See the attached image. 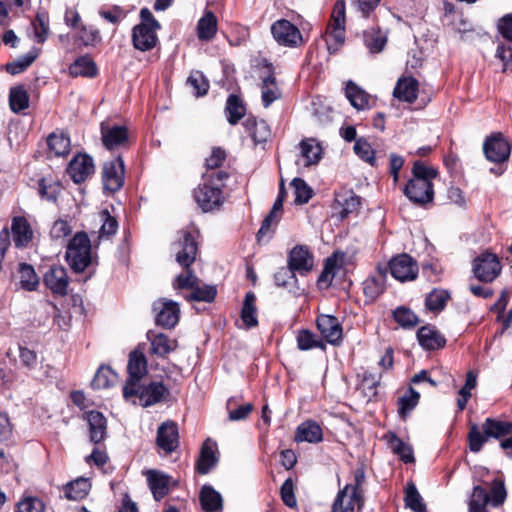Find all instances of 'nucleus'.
Here are the masks:
<instances>
[{
  "mask_svg": "<svg viewBox=\"0 0 512 512\" xmlns=\"http://www.w3.org/2000/svg\"><path fill=\"white\" fill-rule=\"evenodd\" d=\"M9 104L11 110L15 113H19L29 107V95L23 86L10 89Z\"/></svg>",
  "mask_w": 512,
  "mask_h": 512,
  "instance_id": "49530a36",
  "label": "nucleus"
},
{
  "mask_svg": "<svg viewBox=\"0 0 512 512\" xmlns=\"http://www.w3.org/2000/svg\"><path fill=\"white\" fill-rule=\"evenodd\" d=\"M225 111L227 114L228 122L232 125H235L241 118L244 117L246 113V107L238 96L232 94L227 99Z\"/></svg>",
  "mask_w": 512,
  "mask_h": 512,
  "instance_id": "37998d69",
  "label": "nucleus"
},
{
  "mask_svg": "<svg viewBox=\"0 0 512 512\" xmlns=\"http://www.w3.org/2000/svg\"><path fill=\"white\" fill-rule=\"evenodd\" d=\"M216 451L217 445L215 442L208 439L203 443L196 467L200 474H207L216 465Z\"/></svg>",
  "mask_w": 512,
  "mask_h": 512,
  "instance_id": "bb28decb",
  "label": "nucleus"
},
{
  "mask_svg": "<svg viewBox=\"0 0 512 512\" xmlns=\"http://www.w3.org/2000/svg\"><path fill=\"white\" fill-rule=\"evenodd\" d=\"M95 170L93 159L87 154H77L70 161L67 172L75 183H81Z\"/></svg>",
  "mask_w": 512,
  "mask_h": 512,
  "instance_id": "6ab92c4d",
  "label": "nucleus"
},
{
  "mask_svg": "<svg viewBox=\"0 0 512 512\" xmlns=\"http://www.w3.org/2000/svg\"><path fill=\"white\" fill-rule=\"evenodd\" d=\"M187 85L192 88L196 97L204 96L209 89V82L200 71H194L189 75Z\"/></svg>",
  "mask_w": 512,
  "mask_h": 512,
  "instance_id": "13d9d810",
  "label": "nucleus"
},
{
  "mask_svg": "<svg viewBox=\"0 0 512 512\" xmlns=\"http://www.w3.org/2000/svg\"><path fill=\"white\" fill-rule=\"evenodd\" d=\"M387 42L386 35L379 29H370L364 32V43L371 53H379Z\"/></svg>",
  "mask_w": 512,
  "mask_h": 512,
  "instance_id": "8fccbe9b",
  "label": "nucleus"
},
{
  "mask_svg": "<svg viewBox=\"0 0 512 512\" xmlns=\"http://www.w3.org/2000/svg\"><path fill=\"white\" fill-rule=\"evenodd\" d=\"M157 445L170 454L179 446V433L177 424L173 421L163 422L157 430Z\"/></svg>",
  "mask_w": 512,
  "mask_h": 512,
  "instance_id": "aec40b11",
  "label": "nucleus"
},
{
  "mask_svg": "<svg viewBox=\"0 0 512 512\" xmlns=\"http://www.w3.org/2000/svg\"><path fill=\"white\" fill-rule=\"evenodd\" d=\"M140 18L141 23L133 28L132 42L137 50L149 51L156 46V32L160 29V24L148 8L141 9Z\"/></svg>",
  "mask_w": 512,
  "mask_h": 512,
  "instance_id": "39448f33",
  "label": "nucleus"
},
{
  "mask_svg": "<svg viewBox=\"0 0 512 512\" xmlns=\"http://www.w3.org/2000/svg\"><path fill=\"white\" fill-rule=\"evenodd\" d=\"M127 369L129 378L126 382H140L141 378L147 373V361L144 354L139 351L131 352Z\"/></svg>",
  "mask_w": 512,
  "mask_h": 512,
  "instance_id": "c85d7f7f",
  "label": "nucleus"
},
{
  "mask_svg": "<svg viewBox=\"0 0 512 512\" xmlns=\"http://www.w3.org/2000/svg\"><path fill=\"white\" fill-rule=\"evenodd\" d=\"M241 319L247 328L255 327L258 324L256 296L253 292H248L245 295L241 311Z\"/></svg>",
  "mask_w": 512,
  "mask_h": 512,
  "instance_id": "ea45409f",
  "label": "nucleus"
},
{
  "mask_svg": "<svg viewBox=\"0 0 512 512\" xmlns=\"http://www.w3.org/2000/svg\"><path fill=\"white\" fill-rule=\"evenodd\" d=\"M288 265L295 272L304 275L314 266L313 254L307 246L297 245L289 253Z\"/></svg>",
  "mask_w": 512,
  "mask_h": 512,
  "instance_id": "a211bd4d",
  "label": "nucleus"
},
{
  "mask_svg": "<svg viewBox=\"0 0 512 512\" xmlns=\"http://www.w3.org/2000/svg\"><path fill=\"white\" fill-rule=\"evenodd\" d=\"M101 139L106 149L113 151L125 148L129 143V131L121 125L101 123Z\"/></svg>",
  "mask_w": 512,
  "mask_h": 512,
  "instance_id": "9b49d317",
  "label": "nucleus"
},
{
  "mask_svg": "<svg viewBox=\"0 0 512 512\" xmlns=\"http://www.w3.org/2000/svg\"><path fill=\"white\" fill-rule=\"evenodd\" d=\"M89 425L90 441L97 444L103 441L107 433V421L104 415L98 411H89L85 414Z\"/></svg>",
  "mask_w": 512,
  "mask_h": 512,
  "instance_id": "b1692460",
  "label": "nucleus"
},
{
  "mask_svg": "<svg viewBox=\"0 0 512 512\" xmlns=\"http://www.w3.org/2000/svg\"><path fill=\"white\" fill-rule=\"evenodd\" d=\"M260 89L262 104L265 108H268L274 101L280 99L282 96V92L272 74L263 78Z\"/></svg>",
  "mask_w": 512,
  "mask_h": 512,
  "instance_id": "2f4dec72",
  "label": "nucleus"
},
{
  "mask_svg": "<svg viewBox=\"0 0 512 512\" xmlns=\"http://www.w3.org/2000/svg\"><path fill=\"white\" fill-rule=\"evenodd\" d=\"M317 327L322 336L331 344H336L342 339V327L334 316H319L317 318Z\"/></svg>",
  "mask_w": 512,
  "mask_h": 512,
  "instance_id": "4be33fe9",
  "label": "nucleus"
},
{
  "mask_svg": "<svg viewBox=\"0 0 512 512\" xmlns=\"http://www.w3.org/2000/svg\"><path fill=\"white\" fill-rule=\"evenodd\" d=\"M360 198L353 192H347L337 195L334 210L338 213L340 219H345L350 214L356 213L360 207Z\"/></svg>",
  "mask_w": 512,
  "mask_h": 512,
  "instance_id": "a878e982",
  "label": "nucleus"
},
{
  "mask_svg": "<svg viewBox=\"0 0 512 512\" xmlns=\"http://www.w3.org/2000/svg\"><path fill=\"white\" fill-rule=\"evenodd\" d=\"M244 126L255 143L266 142L270 136V130L267 124L263 121L257 122L254 119L248 118L244 122Z\"/></svg>",
  "mask_w": 512,
  "mask_h": 512,
  "instance_id": "de8ad7c7",
  "label": "nucleus"
},
{
  "mask_svg": "<svg viewBox=\"0 0 512 512\" xmlns=\"http://www.w3.org/2000/svg\"><path fill=\"white\" fill-rule=\"evenodd\" d=\"M489 503L494 506L502 505L507 498V491L505 488L504 481L501 479H495L492 481L490 486Z\"/></svg>",
  "mask_w": 512,
  "mask_h": 512,
  "instance_id": "052dcab7",
  "label": "nucleus"
},
{
  "mask_svg": "<svg viewBox=\"0 0 512 512\" xmlns=\"http://www.w3.org/2000/svg\"><path fill=\"white\" fill-rule=\"evenodd\" d=\"M228 178L226 171H209L203 174V184L193 191V197L203 212H210L222 205L223 188Z\"/></svg>",
  "mask_w": 512,
  "mask_h": 512,
  "instance_id": "f257e3e1",
  "label": "nucleus"
},
{
  "mask_svg": "<svg viewBox=\"0 0 512 512\" xmlns=\"http://www.w3.org/2000/svg\"><path fill=\"white\" fill-rule=\"evenodd\" d=\"M449 298L450 295L446 290L434 289L426 297V307L431 311L443 310Z\"/></svg>",
  "mask_w": 512,
  "mask_h": 512,
  "instance_id": "6e6d98bb",
  "label": "nucleus"
},
{
  "mask_svg": "<svg viewBox=\"0 0 512 512\" xmlns=\"http://www.w3.org/2000/svg\"><path fill=\"white\" fill-rule=\"evenodd\" d=\"M389 446L394 454L398 455L404 463L414 462L412 448L404 443L400 438L393 435L389 440Z\"/></svg>",
  "mask_w": 512,
  "mask_h": 512,
  "instance_id": "5fc2aeb1",
  "label": "nucleus"
},
{
  "mask_svg": "<svg viewBox=\"0 0 512 512\" xmlns=\"http://www.w3.org/2000/svg\"><path fill=\"white\" fill-rule=\"evenodd\" d=\"M124 162L122 158H115L104 164L102 179L105 189L115 192L124 183Z\"/></svg>",
  "mask_w": 512,
  "mask_h": 512,
  "instance_id": "4468645a",
  "label": "nucleus"
},
{
  "mask_svg": "<svg viewBox=\"0 0 512 512\" xmlns=\"http://www.w3.org/2000/svg\"><path fill=\"white\" fill-rule=\"evenodd\" d=\"M49 151L55 156H65L70 151V138L64 132H53L47 138Z\"/></svg>",
  "mask_w": 512,
  "mask_h": 512,
  "instance_id": "e433bc0d",
  "label": "nucleus"
},
{
  "mask_svg": "<svg viewBox=\"0 0 512 512\" xmlns=\"http://www.w3.org/2000/svg\"><path fill=\"white\" fill-rule=\"evenodd\" d=\"M291 185L294 188L295 202L305 204L311 199L313 191L303 179L295 178Z\"/></svg>",
  "mask_w": 512,
  "mask_h": 512,
  "instance_id": "0e129e2a",
  "label": "nucleus"
},
{
  "mask_svg": "<svg viewBox=\"0 0 512 512\" xmlns=\"http://www.w3.org/2000/svg\"><path fill=\"white\" fill-rule=\"evenodd\" d=\"M354 152L363 161L369 163L372 166L375 165V151L366 139L359 138L356 140L354 145Z\"/></svg>",
  "mask_w": 512,
  "mask_h": 512,
  "instance_id": "e2e57ef3",
  "label": "nucleus"
},
{
  "mask_svg": "<svg viewBox=\"0 0 512 512\" xmlns=\"http://www.w3.org/2000/svg\"><path fill=\"white\" fill-rule=\"evenodd\" d=\"M65 258L77 273L83 272L91 264V241L85 232H77L68 242Z\"/></svg>",
  "mask_w": 512,
  "mask_h": 512,
  "instance_id": "423d86ee",
  "label": "nucleus"
},
{
  "mask_svg": "<svg viewBox=\"0 0 512 512\" xmlns=\"http://www.w3.org/2000/svg\"><path fill=\"white\" fill-rule=\"evenodd\" d=\"M217 32V18L211 11H205L197 23V36L201 41H210Z\"/></svg>",
  "mask_w": 512,
  "mask_h": 512,
  "instance_id": "473e14b6",
  "label": "nucleus"
},
{
  "mask_svg": "<svg viewBox=\"0 0 512 512\" xmlns=\"http://www.w3.org/2000/svg\"><path fill=\"white\" fill-rule=\"evenodd\" d=\"M362 505V494L351 484H347L339 490L332 505V512H354L355 507L360 508Z\"/></svg>",
  "mask_w": 512,
  "mask_h": 512,
  "instance_id": "f8f14e48",
  "label": "nucleus"
},
{
  "mask_svg": "<svg viewBox=\"0 0 512 512\" xmlns=\"http://www.w3.org/2000/svg\"><path fill=\"white\" fill-rule=\"evenodd\" d=\"M184 269L185 273H182L175 278L173 287L175 289L189 288L192 290L199 283V279L192 270H190V267Z\"/></svg>",
  "mask_w": 512,
  "mask_h": 512,
  "instance_id": "774afa93",
  "label": "nucleus"
},
{
  "mask_svg": "<svg viewBox=\"0 0 512 512\" xmlns=\"http://www.w3.org/2000/svg\"><path fill=\"white\" fill-rule=\"evenodd\" d=\"M502 266L499 258L493 253H482L474 259L473 272L482 282H492L501 273Z\"/></svg>",
  "mask_w": 512,
  "mask_h": 512,
  "instance_id": "9d476101",
  "label": "nucleus"
},
{
  "mask_svg": "<svg viewBox=\"0 0 512 512\" xmlns=\"http://www.w3.org/2000/svg\"><path fill=\"white\" fill-rule=\"evenodd\" d=\"M405 504L414 512H424L425 504L421 495L419 494L415 484L409 482L405 489Z\"/></svg>",
  "mask_w": 512,
  "mask_h": 512,
  "instance_id": "864d4df0",
  "label": "nucleus"
},
{
  "mask_svg": "<svg viewBox=\"0 0 512 512\" xmlns=\"http://www.w3.org/2000/svg\"><path fill=\"white\" fill-rule=\"evenodd\" d=\"M385 289V275L378 273L368 277L363 282V292L367 300L375 301Z\"/></svg>",
  "mask_w": 512,
  "mask_h": 512,
  "instance_id": "c9c22d12",
  "label": "nucleus"
},
{
  "mask_svg": "<svg viewBox=\"0 0 512 512\" xmlns=\"http://www.w3.org/2000/svg\"><path fill=\"white\" fill-rule=\"evenodd\" d=\"M392 276L402 282L414 280L418 274V265L407 254L394 257L389 263Z\"/></svg>",
  "mask_w": 512,
  "mask_h": 512,
  "instance_id": "ddd939ff",
  "label": "nucleus"
},
{
  "mask_svg": "<svg viewBox=\"0 0 512 512\" xmlns=\"http://www.w3.org/2000/svg\"><path fill=\"white\" fill-rule=\"evenodd\" d=\"M345 95L351 105L357 110H364L369 107L370 96L354 82L349 81L346 85Z\"/></svg>",
  "mask_w": 512,
  "mask_h": 512,
  "instance_id": "f704fd0d",
  "label": "nucleus"
},
{
  "mask_svg": "<svg viewBox=\"0 0 512 512\" xmlns=\"http://www.w3.org/2000/svg\"><path fill=\"white\" fill-rule=\"evenodd\" d=\"M147 481L156 500L162 499L169 491V477L159 471L147 472Z\"/></svg>",
  "mask_w": 512,
  "mask_h": 512,
  "instance_id": "7c9ffc66",
  "label": "nucleus"
},
{
  "mask_svg": "<svg viewBox=\"0 0 512 512\" xmlns=\"http://www.w3.org/2000/svg\"><path fill=\"white\" fill-rule=\"evenodd\" d=\"M488 503L489 494L486 489L479 485L475 486L469 500V512H485Z\"/></svg>",
  "mask_w": 512,
  "mask_h": 512,
  "instance_id": "3c124183",
  "label": "nucleus"
},
{
  "mask_svg": "<svg viewBox=\"0 0 512 512\" xmlns=\"http://www.w3.org/2000/svg\"><path fill=\"white\" fill-rule=\"evenodd\" d=\"M393 316L395 321L402 327H413L417 324V316L405 307H398L394 310Z\"/></svg>",
  "mask_w": 512,
  "mask_h": 512,
  "instance_id": "338daca9",
  "label": "nucleus"
},
{
  "mask_svg": "<svg viewBox=\"0 0 512 512\" xmlns=\"http://www.w3.org/2000/svg\"><path fill=\"white\" fill-rule=\"evenodd\" d=\"M512 435V422L495 418H487L482 424V430L473 424L468 433L469 448L472 452H479L489 438L500 439Z\"/></svg>",
  "mask_w": 512,
  "mask_h": 512,
  "instance_id": "20e7f679",
  "label": "nucleus"
},
{
  "mask_svg": "<svg viewBox=\"0 0 512 512\" xmlns=\"http://www.w3.org/2000/svg\"><path fill=\"white\" fill-rule=\"evenodd\" d=\"M227 157L226 151L221 147H214L209 157L205 160L206 172L209 171H222L218 169L225 162Z\"/></svg>",
  "mask_w": 512,
  "mask_h": 512,
  "instance_id": "69168bd1",
  "label": "nucleus"
},
{
  "mask_svg": "<svg viewBox=\"0 0 512 512\" xmlns=\"http://www.w3.org/2000/svg\"><path fill=\"white\" fill-rule=\"evenodd\" d=\"M419 84L413 77H403L397 81L393 96L400 101L413 103L418 95Z\"/></svg>",
  "mask_w": 512,
  "mask_h": 512,
  "instance_id": "393cba45",
  "label": "nucleus"
},
{
  "mask_svg": "<svg viewBox=\"0 0 512 512\" xmlns=\"http://www.w3.org/2000/svg\"><path fill=\"white\" fill-rule=\"evenodd\" d=\"M101 227L98 231V240L110 239L118 230V222L115 217L111 216L107 210H103L98 214Z\"/></svg>",
  "mask_w": 512,
  "mask_h": 512,
  "instance_id": "79ce46f5",
  "label": "nucleus"
},
{
  "mask_svg": "<svg viewBox=\"0 0 512 512\" xmlns=\"http://www.w3.org/2000/svg\"><path fill=\"white\" fill-rule=\"evenodd\" d=\"M147 339L151 344V353L159 357H166L169 353L177 348L178 342L169 338L163 333L147 332Z\"/></svg>",
  "mask_w": 512,
  "mask_h": 512,
  "instance_id": "5701e85b",
  "label": "nucleus"
},
{
  "mask_svg": "<svg viewBox=\"0 0 512 512\" xmlns=\"http://www.w3.org/2000/svg\"><path fill=\"white\" fill-rule=\"evenodd\" d=\"M483 150L489 161L501 163L508 160L511 147L501 134H497L485 141Z\"/></svg>",
  "mask_w": 512,
  "mask_h": 512,
  "instance_id": "f3484780",
  "label": "nucleus"
},
{
  "mask_svg": "<svg viewBox=\"0 0 512 512\" xmlns=\"http://www.w3.org/2000/svg\"><path fill=\"white\" fill-rule=\"evenodd\" d=\"M156 323L164 328H173L179 320V307L176 302L161 299L154 303Z\"/></svg>",
  "mask_w": 512,
  "mask_h": 512,
  "instance_id": "dca6fc26",
  "label": "nucleus"
},
{
  "mask_svg": "<svg viewBox=\"0 0 512 512\" xmlns=\"http://www.w3.org/2000/svg\"><path fill=\"white\" fill-rule=\"evenodd\" d=\"M43 282L53 294L65 296L68 293L69 278L61 265L51 266L44 274Z\"/></svg>",
  "mask_w": 512,
  "mask_h": 512,
  "instance_id": "2eb2a0df",
  "label": "nucleus"
},
{
  "mask_svg": "<svg viewBox=\"0 0 512 512\" xmlns=\"http://www.w3.org/2000/svg\"><path fill=\"white\" fill-rule=\"evenodd\" d=\"M413 178L404 188L405 196L416 205H425L433 201L434 190L432 180L436 178L437 171L416 161L412 168Z\"/></svg>",
  "mask_w": 512,
  "mask_h": 512,
  "instance_id": "f03ea898",
  "label": "nucleus"
},
{
  "mask_svg": "<svg viewBox=\"0 0 512 512\" xmlns=\"http://www.w3.org/2000/svg\"><path fill=\"white\" fill-rule=\"evenodd\" d=\"M91 484L86 478H78L64 486V495L69 500H81L87 496Z\"/></svg>",
  "mask_w": 512,
  "mask_h": 512,
  "instance_id": "58836bf2",
  "label": "nucleus"
},
{
  "mask_svg": "<svg viewBox=\"0 0 512 512\" xmlns=\"http://www.w3.org/2000/svg\"><path fill=\"white\" fill-rule=\"evenodd\" d=\"M343 254L334 253L332 256L328 257L324 269L318 278L319 284H330L342 264Z\"/></svg>",
  "mask_w": 512,
  "mask_h": 512,
  "instance_id": "a18cd8bd",
  "label": "nucleus"
},
{
  "mask_svg": "<svg viewBox=\"0 0 512 512\" xmlns=\"http://www.w3.org/2000/svg\"><path fill=\"white\" fill-rule=\"evenodd\" d=\"M76 40L84 46H94L100 42L101 36L99 30L81 25L78 28Z\"/></svg>",
  "mask_w": 512,
  "mask_h": 512,
  "instance_id": "680f3d73",
  "label": "nucleus"
},
{
  "mask_svg": "<svg viewBox=\"0 0 512 512\" xmlns=\"http://www.w3.org/2000/svg\"><path fill=\"white\" fill-rule=\"evenodd\" d=\"M11 233L17 248H26L33 239V230L26 218L17 216L12 219Z\"/></svg>",
  "mask_w": 512,
  "mask_h": 512,
  "instance_id": "412c9836",
  "label": "nucleus"
},
{
  "mask_svg": "<svg viewBox=\"0 0 512 512\" xmlns=\"http://www.w3.org/2000/svg\"><path fill=\"white\" fill-rule=\"evenodd\" d=\"M301 156L304 160L303 165L308 167L319 162L321 159L322 148L315 139H307L300 143Z\"/></svg>",
  "mask_w": 512,
  "mask_h": 512,
  "instance_id": "4c0bfd02",
  "label": "nucleus"
},
{
  "mask_svg": "<svg viewBox=\"0 0 512 512\" xmlns=\"http://www.w3.org/2000/svg\"><path fill=\"white\" fill-rule=\"evenodd\" d=\"M32 27L35 41L40 44L44 43L50 32L48 16L45 13H38L32 21Z\"/></svg>",
  "mask_w": 512,
  "mask_h": 512,
  "instance_id": "603ef678",
  "label": "nucleus"
},
{
  "mask_svg": "<svg viewBox=\"0 0 512 512\" xmlns=\"http://www.w3.org/2000/svg\"><path fill=\"white\" fill-rule=\"evenodd\" d=\"M72 76L93 77L97 73L95 62L89 56H82L69 67Z\"/></svg>",
  "mask_w": 512,
  "mask_h": 512,
  "instance_id": "c03bdc74",
  "label": "nucleus"
},
{
  "mask_svg": "<svg viewBox=\"0 0 512 512\" xmlns=\"http://www.w3.org/2000/svg\"><path fill=\"white\" fill-rule=\"evenodd\" d=\"M116 378L114 372L107 366H101L96 372L92 387L95 389H104L111 386Z\"/></svg>",
  "mask_w": 512,
  "mask_h": 512,
  "instance_id": "bf43d9fd",
  "label": "nucleus"
},
{
  "mask_svg": "<svg viewBox=\"0 0 512 512\" xmlns=\"http://www.w3.org/2000/svg\"><path fill=\"white\" fill-rule=\"evenodd\" d=\"M200 503L205 512H222L223 500L219 492L211 486H203L200 492Z\"/></svg>",
  "mask_w": 512,
  "mask_h": 512,
  "instance_id": "c756f323",
  "label": "nucleus"
},
{
  "mask_svg": "<svg viewBox=\"0 0 512 512\" xmlns=\"http://www.w3.org/2000/svg\"><path fill=\"white\" fill-rule=\"evenodd\" d=\"M20 285L26 291H34L39 285V278L33 266L21 263L19 265Z\"/></svg>",
  "mask_w": 512,
  "mask_h": 512,
  "instance_id": "09e8293b",
  "label": "nucleus"
},
{
  "mask_svg": "<svg viewBox=\"0 0 512 512\" xmlns=\"http://www.w3.org/2000/svg\"><path fill=\"white\" fill-rule=\"evenodd\" d=\"M345 25H346V4L344 0H337L334 3L330 23L328 25L327 43L329 48L332 43L341 45L345 41Z\"/></svg>",
  "mask_w": 512,
  "mask_h": 512,
  "instance_id": "0eeeda50",
  "label": "nucleus"
},
{
  "mask_svg": "<svg viewBox=\"0 0 512 512\" xmlns=\"http://www.w3.org/2000/svg\"><path fill=\"white\" fill-rule=\"evenodd\" d=\"M217 294L215 286L204 285L199 286V283L192 289L191 293L186 296L188 301H204L212 302Z\"/></svg>",
  "mask_w": 512,
  "mask_h": 512,
  "instance_id": "4d7b16f0",
  "label": "nucleus"
},
{
  "mask_svg": "<svg viewBox=\"0 0 512 512\" xmlns=\"http://www.w3.org/2000/svg\"><path fill=\"white\" fill-rule=\"evenodd\" d=\"M170 392L168 388L159 381H152L147 385L140 382H126L123 387V396L126 400L142 407H149L166 400Z\"/></svg>",
  "mask_w": 512,
  "mask_h": 512,
  "instance_id": "7ed1b4c3",
  "label": "nucleus"
},
{
  "mask_svg": "<svg viewBox=\"0 0 512 512\" xmlns=\"http://www.w3.org/2000/svg\"><path fill=\"white\" fill-rule=\"evenodd\" d=\"M40 49L33 47L24 56L17 58L6 65V70L12 75L24 72L39 56Z\"/></svg>",
  "mask_w": 512,
  "mask_h": 512,
  "instance_id": "a19ab883",
  "label": "nucleus"
},
{
  "mask_svg": "<svg viewBox=\"0 0 512 512\" xmlns=\"http://www.w3.org/2000/svg\"><path fill=\"white\" fill-rule=\"evenodd\" d=\"M271 34L281 46L296 48L303 44L299 28L286 19H279L271 25Z\"/></svg>",
  "mask_w": 512,
  "mask_h": 512,
  "instance_id": "6e6552de",
  "label": "nucleus"
},
{
  "mask_svg": "<svg viewBox=\"0 0 512 512\" xmlns=\"http://www.w3.org/2000/svg\"><path fill=\"white\" fill-rule=\"evenodd\" d=\"M417 338L420 345L428 350L441 348L445 345V339L435 329L424 326L417 332Z\"/></svg>",
  "mask_w": 512,
  "mask_h": 512,
  "instance_id": "72a5a7b5",
  "label": "nucleus"
},
{
  "mask_svg": "<svg viewBox=\"0 0 512 512\" xmlns=\"http://www.w3.org/2000/svg\"><path fill=\"white\" fill-rule=\"evenodd\" d=\"M295 439L298 442L319 443L323 439L322 428L317 422L307 420L298 426Z\"/></svg>",
  "mask_w": 512,
  "mask_h": 512,
  "instance_id": "cd10ccee",
  "label": "nucleus"
},
{
  "mask_svg": "<svg viewBox=\"0 0 512 512\" xmlns=\"http://www.w3.org/2000/svg\"><path fill=\"white\" fill-rule=\"evenodd\" d=\"M177 263L183 268H189L196 259L198 252L194 234L182 231L177 241L172 244Z\"/></svg>",
  "mask_w": 512,
  "mask_h": 512,
  "instance_id": "1a4fd4ad",
  "label": "nucleus"
}]
</instances>
